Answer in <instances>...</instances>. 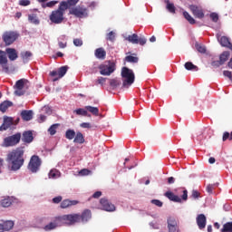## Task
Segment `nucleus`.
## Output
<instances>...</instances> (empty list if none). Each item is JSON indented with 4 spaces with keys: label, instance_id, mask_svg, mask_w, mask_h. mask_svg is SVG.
Returning a JSON list of instances; mask_svg holds the SVG:
<instances>
[{
    "label": "nucleus",
    "instance_id": "42",
    "mask_svg": "<svg viewBox=\"0 0 232 232\" xmlns=\"http://www.w3.org/2000/svg\"><path fill=\"white\" fill-rule=\"evenodd\" d=\"M221 232H232V222H227L223 225Z\"/></svg>",
    "mask_w": 232,
    "mask_h": 232
},
{
    "label": "nucleus",
    "instance_id": "25",
    "mask_svg": "<svg viewBox=\"0 0 232 232\" xmlns=\"http://www.w3.org/2000/svg\"><path fill=\"white\" fill-rule=\"evenodd\" d=\"M73 142L75 144H84L85 142L84 135H82L81 131L76 132Z\"/></svg>",
    "mask_w": 232,
    "mask_h": 232
},
{
    "label": "nucleus",
    "instance_id": "32",
    "mask_svg": "<svg viewBox=\"0 0 232 232\" xmlns=\"http://www.w3.org/2000/svg\"><path fill=\"white\" fill-rule=\"evenodd\" d=\"M28 21L31 24H39L40 23L39 18L35 14H28Z\"/></svg>",
    "mask_w": 232,
    "mask_h": 232
},
{
    "label": "nucleus",
    "instance_id": "11",
    "mask_svg": "<svg viewBox=\"0 0 232 232\" xmlns=\"http://www.w3.org/2000/svg\"><path fill=\"white\" fill-rule=\"evenodd\" d=\"M71 15H74V17H78L79 19H82L88 15V9L82 6H75L72 7L69 11Z\"/></svg>",
    "mask_w": 232,
    "mask_h": 232
},
{
    "label": "nucleus",
    "instance_id": "54",
    "mask_svg": "<svg viewBox=\"0 0 232 232\" xmlns=\"http://www.w3.org/2000/svg\"><path fill=\"white\" fill-rule=\"evenodd\" d=\"M107 41H115V33H113V31H111L107 34Z\"/></svg>",
    "mask_w": 232,
    "mask_h": 232
},
{
    "label": "nucleus",
    "instance_id": "29",
    "mask_svg": "<svg viewBox=\"0 0 232 232\" xmlns=\"http://www.w3.org/2000/svg\"><path fill=\"white\" fill-rule=\"evenodd\" d=\"M125 61L126 63H139V57H137V53H132L131 55H127Z\"/></svg>",
    "mask_w": 232,
    "mask_h": 232
},
{
    "label": "nucleus",
    "instance_id": "57",
    "mask_svg": "<svg viewBox=\"0 0 232 232\" xmlns=\"http://www.w3.org/2000/svg\"><path fill=\"white\" fill-rule=\"evenodd\" d=\"M211 66H213V68H219V66H222V63H221L220 60L219 61H213L211 63Z\"/></svg>",
    "mask_w": 232,
    "mask_h": 232
},
{
    "label": "nucleus",
    "instance_id": "47",
    "mask_svg": "<svg viewBox=\"0 0 232 232\" xmlns=\"http://www.w3.org/2000/svg\"><path fill=\"white\" fill-rule=\"evenodd\" d=\"M167 10H169L170 14H175L177 9L175 8V5L169 3V1H167Z\"/></svg>",
    "mask_w": 232,
    "mask_h": 232
},
{
    "label": "nucleus",
    "instance_id": "40",
    "mask_svg": "<svg viewBox=\"0 0 232 232\" xmlns=\"http://www.w3.org/2000/svg\"><path fill=\"white\" fill-rule=\"evenodd\" d=\"M4 123H5L8 128L14 126V118L8 117V116H5V117H4Z\"/></svg>",
    "mask_w": 232,
    "mask_h": 232
},
{
    "label": "nucleus",
    "instance_id": "55",
    "mask_svg": "<svg viewBox=\"0 0 232 232\" xmlns=\"http://www.w3.org/2000/svg\"><path fill=\"white\" fill-rule=\"evenodd\" d=\"M74 46H82V40L80 38H75L73 40Z\"/></svg>",
    "mask_w": 232,
    "mask_h": 232
},
{
    "label": "nucleus",
    "instance_id": "1",
    "mask_svg": "<svg viewBox=\"0 0 232 232\" xmlns=\"http://www.w3.org/2000/svg\"><path fill=\"white\" fill-rule=\"evenodd\" d=\"M6 162L9 171H19L24 166V149L16 148L7 154Z\"/></svg>",
    "mask_w": 232,
    "mask_h": 232
},
{
    "label": "nucleus",
    "instance_id": "61",
    "mask_svg": "<svg viewBox=\"0 0 232 232\" xmlns=\"http://www.w3.org/2000/svg\"><path fill=\"white\" fill-rule=\"evenodd\" d=\"M169 232H179V225L174 227H168Z\"/></svg>",
    "mask_w": 232,
    "mask_h": 232
},
{
    "label": "nucleus",
    "instance_id": "12",
    "mask_svg": "<svg viewBox=\"0 0 232 232\" xmlns=\"http://www.w3.org/2000/svg\"><path fill=\"white\" fill-rule=\"evenodd\" d=\"M68 72V65L62 66L58 69V71H52L50 72L51 77H54L53 82L55 81H59V79H63L66 75V72Z\"/></svg>",
    "mask_w": 232,
    "mask_h": 232
},
{
    "label": "nucleus",
    "instance_id": "18",
    "mask_svg": "<svg viewBox=\"0 0 232 232\" xmlns=\"http://www.w3.org/2000/svg\"><path fill=\"white\" fill-rule=\"evenodd\" d=\"M14 228V221H5L0 223V232H8Z\"/></svg>",
    "mask_w": 232,
    "mask_h": 232
},
{
    "label": "nucleus",
    "instance_id": "10",
    "mask_svg": "<svg viewBox=\"0 0 232 232\" xmlns=\"http://www.w3.org/2000/svg\"><path fill=\"white\" fill-rule=\"evenodd\" d=\"M28 84H30V82L24 78L18 80L14 86L15 90L14 93L18 95V97L24 95V91H23V89L28 88Z\"/></svg>",
    "mask_w": 232,
    "mask_h": 232
},
{
    "label": "nucleus",
    "instance_id": "34",
    "mask_svg": "<svg viewBox=\"0 0 232 232\" xmlns=\"http://www.w3.org/2000/svg\"><path fill=\"white\" fill-rule=\"evenodd\" d=\"M75 130L69 129L65 131V138L68 139V140H73L75 139Z\"/></svg>",
    "mask_w": 232,
    "mask_h": 232
},
{
    "label": "nucleus",
    "instance_id": "7",
    "mask_svg": "<svg viewBox=\"0 0 232 232\" xmlns=\"http://www.w3.org/2000/svg\"><path fill=\"white\" fill-rule=\"evenodd\" d=\"M42 164L43 161L41 160V158L37 155H33L27 165V169L31 171V173H37V171L41 169Z\"/></svg>",
    "mask_w": 232,
    "mask_h": 232
},
{
    "label": "nucleus",
    "instance_id": "51",
    "mask_svg": "<svg viewBox=\"0 0 232 232\" xmlns=\"http://www.w3.org/2000/svg\"><path fill=\"white\" fill-rule=\"evenodd\" d=\"M210 19L213 21V23H218V14L211 13Z\"/></svg>",
    "mask_w": 232,
    "mask_h": 232
},
{
    "label": "nucleus",
    "instance_id": "64",
    "mask_svg": "<svg viewBox=\"0 0 232 232\" xmlns=\"http://www.w3.org/2000/svg\"><path fill=\"white\" fill-rule=\"evenodd\" d=\"M91 171L88 169H83L80 171L81 175H88Z\"/></svg>",
    "mask_w": 232,
    "mask_h": 232
},
{
    "label": "nucleus",
    "instance_id": "36",
    "mask_svg": "<svg viewBox=\"0 0 232 232\" xmlns=\"http://www.w3.org/2000/svg\"><path fill=\"white\" fill-rule=\"evenodd\" d=\"M110 86L112 88V90L119 88V86H121V81H119L117 78L111 79L110 80Z\"/></svg>",
    "mask_w": 232,
    "mask_h": 232
},
{
    "label": "nucleus",
    "instance_id": "53",
    "mask_svg": "<svg viewBox=\"0 0 232 232\" xmlns=\"http://www.w3.org/2000/svg\"><path fill=\"white\" fill-rule=\"evenodd\" d=\"M151 204H154V206H157L158 208H162L163 203L162 201L159 200V199H152Z\"/></svg>",
    "mask_w": 232,
    "mask_h": 232
},
{
    "label": "nucleus",
    "instance_id": "30",
    "mask_svg": "<svg viewBox=\"0 0 232 232\" xmlns=\"http://www.w3.org/2000/svg\"><path fill=\"white\" fill-rule=\"evenodd\" d=\"M48 177L49 179H59L61 177V171L57 169H53L49 171Z\"/></svg>",
    "mask_w": 232,
    "mask_h": 232
},
{
    "label": "nucleus",
    "instance_id": "45",
    "mask_svg": "<svg viewBox=\"0 0 232 232\" xmlns=\"http://www.w3.org/2000/svg\"><path fill=\"white\" fill-rule=\"evenodd\" d=\"M56 225L54 221L50 222L49 224H47L44 229V231H53V229H56Z\"/></svg>",
    "mask_w": 232,
    "mask_h": 232
},
{
    "label": "nucleus",
    "instance_id": "49",
    "mask_svg": "<svg viewBox=\"0 0 232 232\" xmlns=\"http://www.w3.org/2000/svg\"><path fill=\"white\" fill-rule=\"evenodd\" d=\"M175 226H178L177 225V219L176 218H169L168 219V227H175Z\"/></svg>",
    "mask_w": 232,
    "mask_h": 232
},
{
    "label": "nucleus",
    "instance_id": "17",
    "mask_svg": "<svg viewBox=\"0 0 232 232\" xmlns=\"http://www.w3.org/2000/svg\"><path fill=\"white\" fill-rule=\"evenodd\" d=\"M21 137L22 141L24 142L25 144H30L34 142V133L32 132V130L24 131Z\"/></svg>",
    "mask_w": 232,
    "mask_h": 232
},
{
    "label": "nucleus",
    "instance_id": "26",
    "mask_svg": "<svg viewBox=\"0 0 232 232\" xmlns=\"http://www.w3.org/2000/svg\"><path fill=\"white\" fill-rule=\"evenodd\" d=\"M12 106H14V103L12 102L5 101L0 104V111H2V113H5L6 110H8Z\"/></svg>",
    "mask_w": 232,
    "mask_h": 232
},
{
    "label": "nucleus",
    "instance_id": "15",
    "mask_svg": "<svg viewBox=\"0 0 232 232\" xmlns=\"http://www.w3.org/2000/svg\"><path fill=\"white\" fill-rule=\"evenodd\" d=\"M189 10L198 19H204V11L197 5H189Z\"/></svg>",
    "mask_w": 232,
    "mask_h": 232
},
{
    "label": "nucleus",
    "instance_id": "21",
    "mask_svg": "<svg viewBox=\"0 0 232 232\" xmlns=\"http://www.w3.org/2000/svg\"><path fill=\"white\" fill-rule=\"evenodd\" d=\"M53 222H54L56 227H61V226H64V225L68 224L66 215L56 217L53 219Z\"/></svg>",
    "mask_w": 232,
    "mask_h": 232
},
{
    "label": "nucleus",
    "instance_id": "46",
    "mask_svg": "<svg viewBox=\"0 0 232 232\" xmlns=\"http://www.w3.org/2000/svg\"><path fill=\"white\" fill-rule=\"evenodd\" d=\"M222 140L223 142H226V140H232V131L231 133L225 131L223 133Z\"/></svg>",
    "mask_w": 232,
    "mask_h": 232
},
{
    "label": "nucleus",
    "instance_id": "4",
    "mask_svg": "<svg viewBox=\"0 0 232 232\" xmlns=\"http://www.w3.org/2000/svg\"><path fill=\"white\" fill-rule=\"evenodd\" d=\"M177 191L178 195H175V193L171 191H167L165 192L164 197L169 198L171 202H177L178 204H182V200L186 202V200H188V189L179 188ZM180 194H182L181 197L179 196Z\"/></svg>",
    "mask_w": 232,
    "mask_h": 232
},
{
    "label": "nucleus",
    "instance_id": "38",
    "mask_svg": "<svg viewBox=\"0 0 232 232\" xmlns=\"http://www.w3.org/2000/svg\"><path fill=\"white\" fill-rule=\"evenodd\" d=\"M183 16L185 17L186 20L188 21L189 24H195V23H197L193 17L191 16V14L189 13H188L187 11L183 12Z\"/></svg>",
    "mask_w": 232,
    "mask_h": 232
},
{
    "label": "nucleus",
    "instance_id": "50",
    "mask_svg": "<svg viewBox=\"0 0 232 232\" xmlns=\"http://www.w3.org/2000/svg\"><path fill=\"white\" fill-rule=\"evenodd\" d=\"M18 5L20 6H30V5H32V2L30 0H20L18 2Z\"/></svg>",
    "mask_w": 232,
    "mask_h": 232
},
{
    "label": "nucleus",
    "instance_id": "3",
    "mask_svg": "<svg viewBox=\"0 0 232 232\" xmlns=\"http://www.w3.org/2000/svg\"><path fill=\"white\" fill-rule=\"evenodd\" d=\"M66 10H68V5L65 4V2H61L58 9L53 11L49 15L51 23L53 24H63L64 21V14L66 13Z\"/></svg>",
    "mask_w": 232,
    "mask_h": 232
},
{
    "label": "nucleus",
    "instance_id": "62",
    "mask_svg": "<svg viewBox=\"0 0 232 232\" xmlns=\"http://www.w3.org/2000/svg\"><path fill=\"white\" fill-rule=\"evenodd\" d=\"M146 38L141 37V38H138V44H140V46H144V44H146Z\"/></svg>",
    "mask_w": 232,
    "mask_h": 232
},
{
    "label": "nucleus",
    "instance_id": "27",
    "mask_svg": "<svg viewBox=\"0 0 232 232\" xmlns=\"http://www.w3.org/2000/svg\"><path fill=\"white\" fill-rule=\"evenodd\" d=\"M94 55L97 59H106V51L104 48H98L95 50Z\"/></svg>",
    "mask_w": 232,
    "mask_h": 232
},
{
    "label": "nucleus",
    "instance_id": "16",
    "mask_svg": "<svg viewBox=\"0 0 232 232\" xmlns=\"http://www.w3.org/2000/svg\"><path fill=\"white\" fill-rule=\"evenodd\" d=\"M67 218V224L70 226L81 222V214H69L65 215Z\"/></svg>",
    "mask_w": 232,
    "mask_h": 232
},
{
    "label": "nucleus",
    "instance_id": "5",
    "mask_svg": "<svg viewBox=\"0 0 232 232\" xmlns=\"http://www.w3.org/2000/svg\"><path fill=\"white\" fill-rule=\"evenodd\" d=\"M121 77L123 80L122 88H130L135 82V73L128 67H122Z\"/></svg>",
    "mask_w": 232,
    "mask_h": 232
},
{
    "label": "nucleus",
    "instance_id": "43",
    "mask_svg": "<svg viewBox=\"0 0 232 232\" xmlns=\"http://www.w3.org/2000/svg\"><path fill=\"white\" fill-rule=\"evenodd\" d=\"M57 3H59V1H50L47 3H44L42 4V7L44 8H53V6H55V5H57Z\"/></svg>",
    "mask_w": 232,
    "mask_h": 232
},
{
    "label": "nucleus",
    "instance_id": "28",
    "mask_svg": "<svg viewBox=\"0 0 232 232\" xmlns=\"http://www.w3.org/2000/svg\"><path fill=\"white\" fill-rule=\"evenodd\" d=\"M229 52L225 51L223 52L220 55H219V63H221L222 64H225L228 59H229Z\"/></svg>",
    "mask_w": 232,
    "mask_h": 232
},
{
    "label": "nucleus",
    "instance_id": "19",
    "mask_svg": "<svg viewBox=\"0 0 232 232\" xmlns=\"http://www.w3.org/2000/svg\"><path fill=\"white\" fill-rule=\"evenodd\" d=\"M21 117L23 121L28 122L29 121H32L34 119V111L24 110L21 111Z\"/></svg>",
    "mask_w": 232,
    "mask_h": 232
},
{
    "label": "nucleus",
    "instance_id": "37",
    "mask_svg": "<svg viewBox=\"0 0 232 232\" xmlns=\"http://www.w3.org/2000/svg\"><path fill=\"white\" fill-rule=\"evenodd\" d=\"M127 40L130 43H132V44H139V35L136 34H133L132 35H129Z\"/></svg>",
    "mask_w": 232,
    "mask_h": 232
},
{
    "label": "nucleus",
    "instance_id": "6",
    "mask_svg": "<svg viewBox=\"0 0 232 232\" xmlns=\"http://www.w3.org/2000/svg\"><path fill=\"white\" fill-rule=\"evenodd\" d=\"M21 142V132H17L11 136H7L4 139L2 146L3 148H14Z\"/></svg>",
    "mask_w": 232,
    "mask_h": 232
},
{
    "label": "nucleus",
    "instance_id": "20",
    "mask_svg": "<svg viewBox=\"0 0 232 232\" xmlns=\"http://www.w3.org/2000/svg\"><path fill=\"white\" fill-rule=\"evenodd\" d=\"M196 221H197L198 227L199 229H204L206 227L207 218L204 214L198 215Z\"/></svg>",
    "mask_w": 232,
    "mask_h": 232
},
{
    "label": "nucleus",
    "instance_id": "39",
    "mask_svg": "<svg viewBox=\"0 0 232 232\" xmlns=\"http://www.w3.org/2000/svg\"><path fill=\"white\" fill-rule=\"evenodd\" d=\"M59 126H61V124L59 123H54L53 124L49 129H48V132L50 133V135H55L57 133V128H59Z\"/></svg>",
    "mask_w": 232,
    "mask_h": 232
},
{
    "label": "nucleus",
    "instance_id": "35",
    "mask_svg": "<svg viewBox=\"0 0 232 232\" xmlns=\"http://www.w3.org/2000/svg\"><path fill=\"white\" fill-rule=\"evenodd\" d=\"M85 109L87 111H90V113H92L95 115V117H99V108L97 107H92V106H86Z\"/></svg>",
    "mask_w": 232,
    "mask_h": 232
},
{
    "label": "nucleus",
    "instance_id": "33",
    "mask_svg": "<svg viewBox=\"0 0 232 232\" xmlns=\"http://www.w3.org/2000/svg\"><path fill=\"white\" fill-rule=\"evenodd\" d=\"M186 70L192 71V72H198V67L191 62H187L185 63Z\"/></svg>",
    "mask_w": 232,
    "mask_h": 232
},
{
    "label": "nucleus",
    "instance_id": "9",
    "mask_svg": "<svg viewBox=\"0 0 232 232\" xmlns=\"http://www.w3.org/2000/svg\"><path fill=\"white\" fill-rule=\"evenodd\" d=\"M100 73L101 75H107L110 76L111 73H113L115 72V63L113 62H105L104 63L101 64L99 66Z\"/></svg>",
    "mask_w": 232,
    "mask_h": 232
},
{
    "label": "nucleus",
    "instance_id": "59",
    "mask_svg": "<svg viewBox=\"0 0 232 232\" xmlns=\"http://www.w3.org/2000/svg\"><path fill=\"white\" fill-rule=\"evenodd\" d=\"M191 197L192 198H199L200 192H198V190H192Z\"/></svg>",
    "mask_w": 232,
    "mask_h": 232
},
{
    "label": "nucleus",
    "instance_id": "31",
    "mask_svg": "<svg viewBox=\"0 0 232 232\" xmlns=\"http://www.w3.org/2000/svg\"><path fill=\"white\" fill-rule=\"evenodd\" d=\"M2 208H10L12 206V198L10 197L5 198L0 201Z\"/></svg>",
    "mask_w": 232,
    "mask_h": 232
},
{
    "label": "nucleus",
    "instance_id": "2",
    "mask_svg": "<svg viewBox=\"0 0 232 232\" xmlns=\"http://www.w3.org/2000/svg\"><path fill=\"white\" fill-rule=\"evenodd\" d=\"M6 55L8 58H6ZM19 57V53L15 48H6L5 52L0 50V66L2 67L3 72L8 73L10 72V67L8 66L9 61H17Z\"/></svg>",
    "mask_w": 232,
    "mask_h": 232
},
{
    "label": "nucleus",
    "instance_id": "52",
    "mask_svg": "<svg viewBox=\"0 0 232 232\" xmlns=\"http://www.w3.org/2000/svg\"><path fill=\"white\" fill-rule=\"evenodd\" d=\"M104 82H106V78L101 76L96 80L95 84H101V86H104Z\"/></svg>",
    "mask_w": 232,
    "mask_h": 232
},
{
    "label": "nucleus",
    "instance_id": "60",
    "mask_svg": "<svg viewBox=\"0 0 232 232\" xmlns=\"http://www.w3.org/2000/svg\"><path fill=\"white\" fill-rule=\"evenodd\" d=\"M62 201H63V197H61V196H58V197H55L53 198V204H59Z\"/></svg>",
    "mask_w": 232,
    "mask_h": 232
},
{
    "label": "nucleus",
    "instance_id": "44",
    "mask_svg": "<svg viewBox=\"0 0 232 232\" xmlns=\"http://www.w3.org/2000/svg\"><path fill=\"white\" fill-rule=\"evenodd\" d=\"M195 47L199 53H206V52H208V49H206L205 45H202L200 44H196Z\"/></svg>",
    "mask_w": 232,
    "mask_h": 232
},
{
    "label": "nucleus",
    "instance_id": "56",
    "mask_svg": "<svg viewBox=\"0 0 232 232\" xmlns=\"http://www.w3.org/2000/svg\"><path fill=\"white\" fill-rule=\"evenodd\" d=\"M80 127L83 128V129L90 130V128H92V123H90V122H82V123L80 124Z\"/></svg>",
    "mask_w": 232,
    "mask_h": 232
},
{
    "label": "nucleus",
    "instance_id": "63",
    "mask_svg": "<svg viewBox=\"0 0 232 232\" xmlns=\"http://www.w3.org/2000/svg\"><path fill=\"white\" fill-rule=\"evenodd\" d=\"M46 121V116L44 114H41L38 118V122L40 124H43V122H44Z\"/></svg>",
    "mask_w": 232,
    "mask_h": 232
},
{
    "label": "nucleus",
    "instance_id": "8",
    "mask_svg": "<svg viewBox=\"0 0 232 232\" xmlns=\"http://www.w3.org/2000/svg\"><path fill=\"white\" fill-rule=\"evenodd\" d=\"M2 39L5 46H10V44H14L19 39V34L15 31H6L3 34Z\"/></svg>",
    "mask_w": 232,
    "mask_h": 232
},
{
    "label": "nucleus",
    "instance_id": "58",
    "mask_svg": "<svg viewBox=\"0 0 232 232\" xmlns=\"http://www.w3.org/2000/svg\"><path fill=\"white\" fill-rule=\"evenodd\" d=\"M213 189H215V184H209L207 186V191L211 195L213 193Z\"/></svg>",
    "mask_w": 232,
    "mask_h": 232
},
{
    "label": "nucleus",
    "instance_id": "24",
    "mask_svg": "<svg viewBox=\"0 0 232 232\" xmlns=\"http://www.w3.org/2000/svg\"><path fill=\"white\" fill-rule=\"evenodd\" d=\"M92 218V211L90 209H85L82 215H80V222H88Z\"/></svg>",
    "mask_w": 232,
    "mask_h": 232
},
{
    "label": "nucleus",
    "instance_id": "13",
    "mask_svg": "<svg viewBox=\"0 0 232 232\" xmlns=\"http://www.w3.org/2000/svg\"><path fill=\"white\" fill-rule=\"evenodd\" d=\"M216 37H217L219 44H221V46H223L225 48H228L229 50H232V44L229 41V38H227V36H222L219 33H218L216 34Z\"/></svg>",
    "mask_w": 232,
    "mask_h": 232
},
{
    "label": "nucleus",
    "instance_id": "41",
    "mask_svg": "<svg viewBox=\"0 0 232 232\" xmlns=\"http://www.w3.org/2000/svg\"><path fill=\"white\" fill-rule=\"evenodd\" d=\"M74 113H76V115H82L83 117H92V115L88 114V111L81 108L75 110Z\"/></svg>",
    "mask_w": 232,
    "mask_h": 232
},
{
    "label": "nucleus",
    "instance_id": "48",
    "mask_svg": "<svg viewBox=\"0 0 232 232\" xmlns=\"http://www.w3.org/2000/svg\"><path fill=\"white\" fill-rule=\"evenodd\" d=\"M62 3H65L67 5V10H68L70 6H75V5L79 3V0H67V1H63Z\"/></svg>",
    "mask_w": 232,
    "mask_h": 232
},
{
    "label": "nucleus",
    "instance_id": "22",
    "mask_svg": "<svg viewBox=\"0 0 232 232\" xmlns=\"http://www.w3.org/2000/svg\"><path fill=\"white\" fill-rule=\"evenodd\" d=\"M34 56V53L30 51H24L20 53V57L23 61L24 64H26V63H30V60Z\"/></svg>",
    "mask_w": 232,
    "mask_h": 232
},
{
    "label": "nucleus",
    "instance_id": "14",
    "mask_svg": "<svg viewBox=\"0 0 232 232\" xmlns=\"http://www.w3.org/2000/svg\"><path fill=\"white\" fill-rule=\"evenodd\" d=\"M100 204L104 211H115V205L111 204L106 198H102Z\"/></svg>",
    "mask_w": 232,
    "mask_h": 232
},
{
    "label": "nucleus",
    "instance_id": "23",
    "mask_svg": "<svg viewBox=\"0 0 232 232\" xmlns=\"http://www.w3.org/2000/svg\"><path fill=\"white\" fill-rule=\"evenodd\" d=\"M79 204V201L77 200H70V199H64L61 203L62 209H66V208H71V206H77Z\"/></svg>",
    "mask_w": 232,
    "mask_h": 232
}]
</instances>
